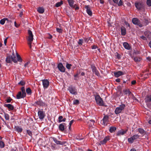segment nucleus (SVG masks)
<instances>
[{
  "instance_id": "8fccbe9b",
  "label": "nucleus",
  "mask_w": 151,
  "mask_h": 151,
  "mask_svg": "<svg viewBox=\"0 0 151 151\" xmlns=\"http://www.w3.org/2000/svg\"><path fill=\"white\" fill-rule=\"evenodd\" d=\"M147 4L149 6H151V0H147Z\"/></svg>"
},
{
  "instance_id": "6e6552de",
  "label": "nucleus",
  "mask_w": 151,
  "mask_h": 151,
  "mask_svg": "<svg viewBox=\"0 0 151 151\" xmlns=\"http://www.w3.org/2000/svg\"><path fill=\"white\" fill-rule=\"evenodd\" d=\"M91 66L93 73H94L98 77L100 76V73L98 70L96 69L94 65L92 64L91 65Z\"/></svg>"
},
{
  "instance_id": "774afa93",
  "label": "nucleus",
  "mask_w": 151,
  "mask_h": 151,
  "mask_svg": "<svg viewBox=\"0 0 151 151\" xmlns=\"http://www.w3.org/2000/svg\"><path fill=\"white\" fill-rule=\"evenodd\" d=\"M127 5L128 6H131V4L129 2H127Z\"/></svg>"
},
{
  "instance_id": "20e7f679",
  "label": "nucleus",
  "mask_w": 151,
  "mask_h": 151,
  "mask_svg": "<svg viewBox=\"0 0 151 151\" xmlns=\"http://www.w3.org/2000/svg\"><path fill=\"white\" fill-rule=\"evenodd\" d=\"M6 61L7 63H10L12 61L14 63H17L16 57L14 55L13 57L12 56H9L7 57Z\"/></svg>"
},
{
  "instance_id": "412c9836",
  "label": "nucleus",
  "mask_w": 151,
  "mask_h": 151,
  "mask_svg": "<svg viewBox=\"0 0 151 151\" xmlns=\"http://www.w3.org/2000/svg\"><path fill=\"white\" fill-rule=\"evenodd\" d=\"M35 104L38 106H43L45 105V103L40 99L37 100L35 102Z\"/></svg>"
},
{
  "instance_id": "a878e982",
  "label": "nucleus",
  "mask_w": 151,
  "mask_h": 151,
  "mask_svg": "<svg viewBox=\"0 0 151 151\" xmlns=\"http://www.w3.org/2000/svg\"><path fill=\"white\" fill-rule=\"evenodd\" d=\"M121 33L122 35L124 36L126 34V29L125 27L122 26L121 27Z\"/></svg>"
},
{
  "instance_id": "f704fd0d",
  "label": "nucleus",
  "mask_w": 151,
  "mask_h": 151,
  "mask_svg": "<svg viewBox=\"0 0 151 151\" xmlns=\"http://www.w3.org/2000/svg\"><path fill=\"white\" fill-rule=\"evenodd\" d=\"M6 20H8V19L7 18H5L1 19L0 21V24L1 25L4 24Z\"/></svg>"
},
{
  "instance_id": "5701e85b",
  "label": "nucleus",
  "mask_w": 151,
  "mask_h": 151,
  "mask_svg": "<svg viewBox=\"0 0 151 151\" xmlns=\"http://www.w3.org/2000/svg\"><path fill=\"white\" fill-rule=\"evenodd\" d=\"M65 125L66 124L64 123L60 124L59 126V130L61 132H63L65 130Z\"/></svg>"
},
{
  "instance_id": "7c9ffc66",
  "label": "nucleus",
  "mask_w": 151,
  "mask_h": 151,
  "mask_svg": "<svg viewBox=\"0 0 151 151\" xmlns=\"http://www.w3.org/2000/svg\"><path fill=\"white\" fill-rule=\"evenodd\" d=\"M37 10L39 13L41 14L43 13L45 11L44 9L41 7H39Z\"/></svg>"
},
{
  "instance_id": "cd10ccee",
  "label": "nucleus",
  "mask_w": 151,
  "mask_h": 151,
  "mask_svg": "<svg viewBox=\"0 0 151 151\" xmlns=\"http://www.w3.org/2000/svg\"><path fill=\"white\" fill-rule=\"evenodd\" d=\"M14 128L16 131L19 132H21L22 131V128L18 126H15Z\"/></svg>"
},
{
  "instance_id": "c85d7f7f",
  "label": "nucleus",
  "mask_w": 151,
  "mask_h": 151,
  "mask_svg": "<svg viewBox=\"0 0 151 151\" xmlns=\"http://www.w3.org/2000/svg\"><path fill=\"white\" fill-rule=\"evenodd\" d=\"M116 130V128L114 127H110L109 131L112 133L114 132Z\"/></svg>"
},
{
  "instance_id": "4d7b16f0",
  "label": "nucleus",
  "mask_w": 151,
  "mask_h": 151,
  "mask_svg": "<svg viewBox=\"0 0 151 151\" xmlns=\"http://www.w3.org/2000/svg\"><path fill=\"white\" fill-rule=\"evenodd\" d=\"M63 116H60L59 117H58V122H59V121H60V120H62V119H63Z\"/></svg>"
},
{
  "instance_id": "4468645a",
  "label": "nucleus",
  "mask_w": 151,
  "mask_h": 151,
  "mask_svg": "<svg viewBox=\"0 0 151 151\" xmlns=\"http://www.w3.org/2000/svg\"><path fill=\"white\" fill-rule=\"evenodd\" d=\"M52 138L54 142L57 145H63L65 143V142H62L58 140L56 138L54 137H52Z\"/></svg>"
},
{
  "instance_id": "aec40b11",
  "label": "nucleus",
  "mask_w": 151,
  "mask_h": 151,
  "mask_svg": "<svg viewBox=\"0 0 151 151\" xmlns=\"http://www.w3.org/2000/svg\"><path fill=\"white\" fill-rule=\"evenodd\" d=\"M124 73L120 71H118L114 73V76L116 77H118L119 76L123 75Z\"/></svg>"
},
{
  "instance_id": "f8f14e48",
  "label": "nucleus",
  "mask_w": 151,
  "mask_h": 151,
  "mask_svg": "<svg viewBox=\"0 0 151 151\" xmlns=\"http://www.w3.org/2000/svg\"><path fill=\"white\" fill-rule=\"evenodd\" d=\"M135 6L138 10H140L143 6V3L140 2H135Z\"/></svg>"
},
{
  "instance_id": "0eeeda50",
  "label": "nucleus",
  "mask_w": 151,
  "mask_h": 151,
  "mask_svg": "<svg viewBox=\"0 0 151 151\" xmlns=\"http://www.w3.org/2000/svg\"><path fill=\"white\" fill-rule=\"evenodd\" d=\"M38 115L40 119H43L45 116V112L43 109L39 110L38 112Z\"/></svg>"
},
{
  "instance_id": "473e14b6",
  "label": "nucleus",
  "mask_w": 151,
  "mask_h": 151,
  "mask_svg": "<svg viewBox=\"0 0 151 151\" xmlns=\"http://www.w3.org/2000/svg\"><path fill=\"white\" fill-rule=\"evenodd\" d=\"M16 55L17 58V61H18L19 62H22V59L21 57L19 55V54L17 53H16Z\"/></svg>"
},
{
  "instance_id": "ea45409f",
  "label": "nucleus",
  "mask_w": 151,
  "mask_h": 151,
  "mask_svg": "<svg viewBox=\"0 0 151 151\" xmlns=\"http://www.w3.org/2000/svg\"><path fill=\"white\" fill-rule=\"evenodd\" d=\"M68 1V4L70 5H72V4H74V1L73 0H67Z\"/></svg>"
},
{
  "instance_id": "49530a36",
  "label": "nucleus",
  "mask_w": 151,
  "mask_h": 151,
  "mask_svg": "<svg viewBox=\"0 0 151 151\" xmlns=\"http://www.w3.org/2000/svg\"><path fill=\"white\" fill-rule=\"evenodd\" d=\"M27 132L29 135L30 136V137H32V132L31 131H30L29 130H27Z\"/></svg>"
},
{
  "instance_id": "c9c22d12",
  "label": "nucleus",
  "mask_w": 151,
  "mask_h": 151,
  "mask_svg": "<svg viewBox=\"0 0 151 151\" xmlns=\"http://www.w3.org/2000/svg\"><path fill=\"white\" fill-rule=\"evenodd\" d=\"M134 60L136 62H139L141 60V58L140 57H135L134 58Z\"/></svg>"
},
{
  "instance_id": "09e8293b",
  "label": "nucleus",
  "mask_w": 151,
  "mask_h": 151,
  "mask_svg": "<svg viewBox=\"0 0 151 151\" xmlns=\"http://www.w3.org/2000/svg\"><path fill=\"white\" fill-rule=\"evenodd\" d=\"M4 147V142L1 141H0V147L3 148Z\"/></svg>"
},
{
  "instance_id": "1a4fd4ad",
  "label": "nucleus",
  "mask_w": 151,
  "mask_h": 151,
  "mask_svg": "<svg viewBox=\"0 0 151 151\" xmlns=\"http://www.w3.org/2000/svg\"><path fill=\"white\" fill-rule=\"evenodd\" d=\"M139 137V136L138 134H135L134 135L130 138L128 139V141L129 143H132L134 140L137 139Z\"/></svg>"
},
{
  "instance_id": "5fc2aeb1",
  "label": "nucleus",
  "mask_w": 151,
  "mask_h": 151,
  "mask_svg": "<svg viewBox=\"0 0 151 151\" xmlns=\"http://www.w3.org/2000/svg\"><path fill=\"white\" fill-rule=\"evenodd\" d=\"M97 47H98L96 45H93L91 46V48L93 49H95L97 48Z\"/></svg>"
},
{
  "instance_id": "603ef678",
  "label": "nucleus",
  "mask_w": 151,
  "mask_h": 151,
  "mask_svg": "<svg viewBox=\"0 0 151 151\" xmlns=\"http://www.w3.org/2000/svg\"><path fill=\"white\" fill-rule=\"evenodd\" d=\"M56 30L57 32H58L60 33H62V30L61 29L58 28H56Z\"/></svg>"
},
{
  "instance_id": "13d9d810",
  "label": "nucleus",
  "mask_w": 151,
  "mask_h": 151,
  "mask_svg": "<svg viewBox=\"0 0 151 151\" xmlns=\"http://www.w3.org/2000/svg\"><path fill=\"white\" fill-rule=\"evenodd\" d=\"M140 38L141 39H143V40H146V37L143 36H141L140 37Z\"/></svg>"
},
{
  "instance_id": "864d4df0",
  "label": "nucleus",
  "mask_w": 151,
  "mask_h": 151,
  "mask_svg": "<svg viewBox=\"0 0 151 151\" xmlns=\"http://www.w3.org/2000/svg\"><path fill=\"white\" fill-rule=\"evenodd\" d=\"M118 5L119 6H120L123 5V2L122 0H120L119 2L118 3Z\"/></svg>"
},
{
  "instance_id": "79ce46f5",
  "label": "nucleus",
  "mask_w": 151,
  "mask_h": 151,
  "mask_svg": "<svg viewBox=\"0 0 151 151\" xmlns=\"http://www.w3.org/2000/svg\"><path fill=\"white\" fill-rule=\"evenodd\" d=\"M25 84V82L24 81H21L20 82L18 83V84L22 86H24Z\"/></svg>"
},
{
  "instance_id": "f257e3e1",
  "label": "nucleus",
  "mask_w": 151,
  "mask_h": 151,
  "mask_svg": "<svg viewBox=\"0 0 151 151\" xmlns=\"http://www.w3.org/2000/svg\"><path fill=\"white\" fill-rule=\"evenodd\" d=\"M28 36L27 39L28 41V44L29 45L30 48H31L32 43L33 39V35L32 31L30 30L28 31Z\"/></svg>"
},
{
  "instance_id": "c03bdc74",
  "label": "nucleus",
  "mask_w": 151,
  "mask_h": 151,
  "mask_svg": "<svg viewBox=\"0 0 151 151\" xmlns=\"http://www.w3.org/2000/svg\"><path fill=\"white\" fill-rule=\"evenodd\" d=\"M50 147L52 150H55L56 149L55 147V144H51Z\"/></svg>"
},
{
  "instance_id": "bf43d9fd",
  "label": "nucleus",
  "mask_w": 151,
  "mask_h": 151,
  "mask_svg": "<svg viewBox=\"0 0 151 151\" xmlns=\"http://www.w3.org/2000/svg\"><path fill=\"white\" fill-rule=\"evenodd\" d=\"M14 25L17 27H18L19 26V25L17 24L16 22H14Z\"/></svg>"
},
{
  "instance_id": "ddd939ff",
  "label": "nucleus",
  "mask_w": 151,
  "mask_h": 151,
  "mask_svg": "<svg viewBox=\"0 0 151 151\" xmlns=\"http://www.w3.org/2000/svg\"><path fill=\"white\" fill-rule=\"evenodd\" d=\"M102 121L103 124L104 126H106L107 125L106 123L109 121V116L107 115H104Z\"/></svg>"
},
{
  "instance_id": "e2e57ef3",
  "label": "nucleus",
  "mask_w": 151,
  "mask_h": 151,
  "mask_svg": "<svg viewBox=\"0 0 151 151\" xmlns=\"http://www.w3.org/2000/svg\"><path fill=\"white\" fill-rule=\"evenodd\" d=\"M66 120V119L65 118H63L61 120H60V121H59V123H60L62 122H65V121Z\"/></svg>"
},
{
  "instance_id": "e433bc0d",
  "label": "nucleus",
  "mask_w": 151,
  "mask_h": 151,
  "mask_svg": "<svg viewBox=\"0 0 151 151\" xmlns=\"http://www.w3.org/2000/svg\"><path fill=\"white\" fill-rule=\"evenodd\" d=\"M83 42V39H79L78 42V43L80 46H81L82 45Z\"/></svg>"
},
{
  "instance_id": "a18cd8bd",
  "label": "nucleus",
  "mask_w": 151,
  "mask_h": 151,
  "mask_svg": "<svg viewBox=\"0 0 151 151\" xmlns=\"http://www.w3.org/2000/svg\"><path fill=\"white\" fill-rule=\"evenodd\" d=\"M12 100L13 99L11 98L10 97H9L7 98V99H6V103H10Z\"/></svg>"
},
{
  "instance_id": "0e129e2a",
  "label": "nucleus",
  "mask_w": 151,
  "mask_h": 151,
  "mask_svg": "<svg viewBox=\"0 0 151 151\" xmlns=\"http://www.w3.org/2000/svg\"><path fill=\"white\" fill-rule=\"evenodd\" d=\"M74 120H71L70 122L69 123V125L70 126H71L72 124H73V122L74 121Z\"/></svg>"
},
{
  "instance_id": "7ed1b4c3",
  "label": "nucleus",
  "mask_w": 151,
  "mask_h": 151,
  "mask_svg": "<svg viewBox=\"0 0 151 151\" xmlns=\"http://www.w3.org/2000/svg\"><path fill=\"white\" fill-rule=\"evenodd\" d=\"M95 99L96 103L100 106H104V103L102 98L99 95H97L95 96Z\"/></svg>"
},
{
  "instance_id": "bb28decb",
  "label": "nucleus",
  "mask_w": 151,
  "mask_h": 151,
  "mask_svg": "<svg viewBox=\"0 0 151 151\" xmlns=\"http://www.w3.org/2000/svg\"><path fill=\"white\" fill-rule=\"evenodd\" d=\"M123 45L125 49L128 50L130 49L131 47L129 46V44L127 43L126 42H124Z\"/></svg>"
},
{
  "instance_id": "680f3d73",
  "label": "nucleus",
  "mask_w": 151,
  "mask_h": 151,
  "mask_svg": "<svg viewBox=\"0 0 151 151\" xmlns=\"http://www.w3.org/2000/svg\"><path fill=\"white\" fill-rule=\"evenodd\" d=\"M29 62H27L24 65V66L25 67H27L28 66V65H29Z\"/></svg>"
},
{
  "instance_id": "052dcab7",
  "label": "nucleus",
  "mask_w": 151,
  "mask_h": 151,
  "mask_svg": "<svg viewBox=\"0 0 151 151\" xmlns=\"http://www.w3.org/2000/svg\"><path fill=\"white\" fill-rule=\"evenodd\" d=\"M136 81L135 80H133L131 82V84L132 85H134L136 84Z\"/></svg>"
},
{
  "instance_id": "f03ea898",
  "label": "nucleus",
  "mask_w": 151,
  "mask_h": 151,
  "mask_svg": "<svg viewBox=\"0 0 151 151\" xmlns=\"http://www.w3.org/2000/svg\"><path fill=\"white\" fill-rule=\"evenodd\" d=\"M125 107V104H122L116 108L115 110V113L116 114H117L122 112V111H124Z\"/></svg>"
},
{
  "instance_id": "a211bd4d",
  "label": "nucleus",
  "mask_w": 151,
  "mask_h": 151,
  "mask_svg": "<svg viewBox=\"0 0 151 151\" xmlns=\"http://www.w3.org/2000/svg\"><path fill=\"white\" fill-rule=\"evenodd\" d=\"M140 19L142 21V24H144V25L146 26L148 24L149 21L148 20L145 19L144 16H143L142 17H141V18Z\"/></svg>"
},
{
  "instance_id": "4be33fe9",
  "label": "nucleus",
  "mask_w": 151,
  "mask_h": 151,
  "mask_svg": "<svg viewBox=\"0 0 151 151\" xmlns=\"http://www.w3.org/2000/svg\"><path fill=\"white\" fill-rule=\"evenodd\" d=\"M110 139V137L109 136H107L105 137L103 140L101 141L100 143L102 145H104Z\"/></svg>"
},
{
  "instance_id": "b1692460",
  "label": "nucleus",
  "mask_w": 151,
  "mask_h": 151,
  "mask_svg": "<svg viewBox=\"0 0 151 151\" xmlns=\"http://www.w3.org/2000/svg\"><path fill=\"white\" fill-rule=\"evenodd\" d=\"M145 101L146 103L151 101V95H148L146 96L145 99Z\"/></svg>"
},
{
  "instance_id": "2f4dec72",
  "label": "nucleus",
  "mask_w": 151,
  "mask_h": 151,
  "mask_svg": "<svg viewBox=\"0 0 151 151\" xmlns=\"http://www.w3.org/2000/svg\"><path fill=\"white\" fill-rule=\"evenodd\" d=\"M26 93L29 95H31L32 94V90L30 88H28L26 90Z\"/></svg>"
},
{
  "instance_id": "f3484780",
  "label": "nucleus",
  "mask_w": 151,
  "mask_h": 151,
  "mask_svg": "<svg viewBox=\"0 0 151 151\" xmlns=\"http://www.w3.org/2000/svg\"><path fill=\"white\" fill-rule=\"evenodd\" d=\"M23 94L21 91H19L16 95V98L17 99H19L22 98H23L25 97L26 95H23Z\"/></svg>"
},
{
  "instance_id": "393cba45",
  "label": "nucleus",
  "mask_w": 151,
  "mask_h": 151,
  "mask_svg": "<svg viewBox=\"0 0 151 151\" xmlns=\"http://www.w3.org/2000/svg\"><path fill=\"white\" fill-rule=\"evenodd\" d=\"M144 34L145 36L148 38H151V32L150 31H147L145 32Z\"/></svg>"
},
{
  "instance_id": "9b49d317",
  "label": "nucleus",
  "mask_w": 151,
  "mask_h": 151,
  "mask_svg": "<svg viewBox=\"0 0 151 151\" xmlns=\"http://www.w3.org/2000/svg\"><path fill=\"white\" fill-rule=\"evenodd\" d=\"M128 129V128L126 129L125 130L121 129L119 130L116 133V135L117 136H119L124 135L127 133Z\"/></svg>"
},
{
  "instance_id": "3c124183",
  "label": "nucleus",
  "mask_w": 151,
  "mask_h": 151,
  "mask_svg": "<svg viewBox=\"0 0 151 151\" xmlns=\"http://www.w3.org/2000/svg\"><path fill=\"white\" fill-rule=\"evenodd\" d=\"M80 73H81L80 70L79 72L78 71L77 72V73H76V74L74 75V76L75 78L78 77V75L80 74Z\"/></svg>"
},
{
  "instance_id": "c756f323",
  "label": "nucleus",
  "mask_w": 151,
  "mask_h": 151,
  "mask_svg": "<svg viewBox=\"0 0 151 151\" xmlns=\"http://www.w3.org/2000/svg\"><path fill=\"white\" fill-rule=\"evenodd\" d=\"M138 132L141 134L144 135L146 133L145 131L142 129L139 128L138 129Z\"/></svg>"
},
{
  "instance_id": "dca6fc26",
  "label": "nucleus",
  "mask_w": 151,
  "mask_h": 151,
  "mask_svg": "<svg viewBox=\"0 0 151 151\" xmlns=\"http://www.w3.org/2000/svg\"><path fill=\"white\" fill-rule=\"evenodd\" d=\"M42 84L44 89L47 88L49 86V82L47 79L42 80Z\"/></svg>"
},
{
  "instance_id": "423d86ee",
  "label": "nucleus",
  "mask_w": 151,
  "mask_h": 151,
  "mask_svg": "<svg viewBox=\"0 0 151 151\" xmlns=\"http://www.w3.org/2000/svg\"><path fill=\"white\" fill-rule=\"evenodd\" d=\"M68 90L70 93L72 94L76 95L77 94V89L75 87L70 86L68 87Z\"/></svg>"
},
{
  "instance_id": "58836bf2",
  "label": "nucleus",
  "mask_w": 151,
  "mask_h": 151,
  "mask_svg": "<svg viewBox=\"0 0 151 151\" xmlns=\"http://www.w3.org/2000/svg\"><path fill=\"white\" fill-rule=\"evenodd\" d=\"M21 90L22 91V92L23 94V95H24L25 94V95H26V93L25 91V87L24 86H23L21 88Z\"/></svg>"
},
{
  "instance_id": "69168bd1",
  "label": "nucleus",
  "mask_w": 151,
  "mask_h": 151,
  "mask_svg": "<svg viewBox=\"0 0 151 151\" xmlns=\"http://www.w3.org/2000/svg\"><path fill=\"white\" fill-rule=\"evenodd\" d=\"M115 81L117 83H119L120 82V80L119 78L116 79Z\"/></svg>"
},
{
  "instance_id": "338daca9",
  "label": "nucleus",
  "mask_w": 151,
  "mask_h": 151,
  "mask_svg": "<svg viewBox=\"0 0 151 151\" xmlns=\"http://www.w3.org/2000/svg\"><path fill=\"white\" fill-rule=\"evenodd\" d=\"M101 4H103L104 3V1L103 0H99Z\"/></svg>"
},
{
  "instance_id": "de8ad7c7",
  "label": "nucleus",
  "mask_w": 151,
  "mask_h": 151,
  "mask_svg": "<svg viewBox=\"0 0 151 151\" xmlns=\"http://www.w3.org/2000/svg\"><path fill=\"white\" fill-rule=\"evenodd\" d=\"M4 117L5 119L6 120H8L9 119V115L7 114L4 113Z\"/></svg>"
},
{
  "instance_id": "a19ab883",
  "label": "nucleus",
  "mask_w": 151,
  "mask_h": 151,
  "mask_svg": "<svg viewBox=\"0 0 151 151\" xmlns=\"http://www.w3.org/2000/svg\"><path fill=\"white\" fill-rule=\"evenodd\" d=\"M79 104V101L77 99L73 101V104L74 105H78Z\"/></svg>"
},
{
  "instance_id": "37998d69",
  "label": "nucleus",
  "mask_w": 151,
  "mask_h": 151,
  "mask_svg": "<svg viewBox=\"0 0 151 151\" xmlns=\"http://www.w3.org/2000/svg\"><path fill=\"white\" fill-rule=\"evenodd\" d=\"M72 65L70 64L67 63L66 64V67L68 69H70Z\"/></svg>"
},
{
  "instance_id": "6ab92c4d",
  "label": "nucleus",
  "mask_w": 151,
  "mask_h": 151,
  "mask_svg": "<svg viewBox=\"0 0 151 151\" xmlns=\"http://www.w3.org/2000/svg\"><path fill=\"white\" fill-rule=\"evenodd\" d=\"M4 106L8 108L9 111L12 110L14 109V106L10 104H5Z\"/></svg>"
},
{
  "instance_id": "72a5a7b5",
  "label": "nucleus",
  "mask_w": 151,
  "mask_h": 151,
  "mask_svg": "<svg viewBox=\"0 0 151 151\" xmlns=\"http://www.w3.org/2000/svg\"><path fill=\"white\" fill-rule=\"evenodd\" d=\"M123 92L125 93V94H128L130 95L132 94L131 92L130 91L129 89H125L123 91Z\"/></svg>"
},
{
  "instance_id": "39448f33",
  "label": "nucleus",
  "mask_w": 151,
  "mask_h": 151,
  "mask_svg": "<svg viewBox=\"0 0 151 151\" xmlns=\"http://www.w3.org/2000/svg\"><path fill=\"white\" fill-rule=\"evenodd\" d=\"M132 21L133 24L138 25L139 27H141L143 26L142 24L141 23L140 21L137 18H133Z\"/></svg>"
},
{
  "instance_id": "4c0bfd02",
  "label": "nucleus",
  "mask_w": 151,
  "mask_h": 151,
  "mask_svg": "<svg viewBox=\"0 0 151 151\" xmlns=\"http://www.w3.org/2000/svg\"><path fill=\"white\" fill-rule=\"evenodd\" d=\"M63 4V2L62 1H61L60 2H57L55 4V6L56 7H58L60 6L62 4Z\"/></svg>"
},
{
  "instance_id": "6e6d98bb",
  "label": "nucleus",
  "mask_w": 151,
  "mask_h": 151,
  "mask_svg": "<svg viewBox=\"0 0 151 151\" xmlns=\"http://www.w3.org/2000/svg\"><path fill=\"white\" fill-rule=\"evenodd\" d=\"M8 38V37H7L4 40V44L5 45H6V44L7 41V40Z\"/></svg>"
},
{
  "instance_id": "9d476101",
  "label": "nucleus",
  "mask_w": 151,
  "mask_h": 151,
  "mask_svg": "<svg viewBox=\"0 0 151 151\" xmlns=\"http://www.w3.org/2000/svg\"><path fill=\"white\" fill-rule=\"evenodd\" d=\"M57 68L60 71L62 72H64L65 69L61 63H59L58 65Z\"/></svg>"
},
{
  "instance_id": "2eb2a0df",
  "label": "nucleus",
  "mask_w": 151,
  "mask_h": 151,
  "mask_svg": "<svg viewBox=\"0 0 151 151\" xmlns=\"http://www.w3.org/2000/svg\"><path fill=\"white\" fill-rule=\"evenodd\" d=\"M85 8L86 9V12L90 16L92 15V13L91 8L88 5H86Z\"/></svg>"
}]
</instances>
